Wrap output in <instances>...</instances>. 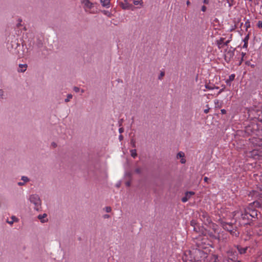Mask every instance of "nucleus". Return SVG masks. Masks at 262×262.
<instances>
[{"mask_svg":"<svg viewBox=\"0 0 262 262\" xmlns=\"http://www.w3.org/2000/svg\"><path fill=\"white\" fill-rule=\"evenodd\" d=\"M257 212L250 205L247 208L243 207L234 212V216L241 225L249 224L253 218L257 217Z\"/></svg>","mask_w":262,"mask_h":262,"instance_id":"1","label":"nucleus"},{"mask_svg":"<svg viewBox=\"0 0 262 262\" xmlns=\"http://www.w3.org/2000/svg\"><path fill=\"white\" fill-rule=\"evenodd\" d=\"M204 239H205L202 236H199L196 239L195 243L198 248L193 251L194 254V261L200 262L208 261V254L207 253V251L203 250H206L209 244L206 242H203Z\"/></svg>","mask_w":262,"mask_h":262,"instance_id":"2","label":"nucleus"},{"mask_svg":"<svg viewBox=\"0 0 262 262\" xmlns=\"http://www.w3.org/2000/svg\"><path fill=\"white\" fill-rule=\"evenodd\" d=\"M210 226L212 227L211 230H206L205 232L204 236H201L205 239L202 241L203 242H206L207 243V240L206 237H209L211 239L217 240L219 242H224L225 239L226 238V236H224V234L219 233L218 230L216 229L217 226L214 224H210Z\"/></svg>","mask_w":262,"mask_h":262,"instance_id":"3","label":"nucleus"},{"mask_svg":"<svg viewBox=\"0 0 262 262\" xmlns=\"http://www.w3.org/2000/svg\"><path fill=\"white\" fill-rule=\"evenodd\" d=\"M30 202L34 205V209L37 211L41 208V201L38 194H33L29 195L28 198Z\"/></svg>","mask_w":262,"mask_h":262,"instance_id":"4","label":"nucleus"},{"mask_svg":"<svg viewBox=\"0 0 262 262\" xmlns=\"http://www.w3.org/2000/svg\"><path fill=\"white\" fill-rule=\"evenodd\" d=\"M221 224L223 228L229 231L233 236H237L239 235V232L236 231L234 228V226L232 224L228 223L223 221L221 222Z\"/></svg>","mask_w":262,"mask_h":262,"instance_id":"5","label":"nucleus"},{"mask_svg":"<svg viewBox=\"0 0 262 262\" xmlns=\"http://www.w3.org/2000/svg\"><path fill=\"white\" fill-rule=\"evenodd\" d=\"M226 261L227 262H239V261L237 259L236 252L233 251L232 250L228 251Z\"/></svg>","mask_w":262,"mask_h":262,"instance_id":"6","label":"nucleus"},{"mask_svg":"<svg viewBox=\"0 0 262 262\" xmlns=\"http://www.w3.org/2000/svg\"><path fill=\"white\" fill-rule=\"evenodd\" d=\"M199 217L200 219L205 224H211V221L209 216L208 213L205 211H201L200 213Z\"/></svg>","mask_w":262,"mask_h":262,"instance_id":"7","label":"nucleus"},{"mask_svg":"<svg viewBox=\"0 0 262 262\" xmlns=\"http://www.w3.org/2000/svg\"><path fill=\"white\" fill-rule=\"evenodd\" d=\"M234 55V49L232 48H230V49L228 51H226L225 52V58L226 60H230L231 58H233Z\"/></svg>","mask_w":262,"mask_h":262,"instance_id":"8","label":"nucleus"},{"mask_svg":"<svg viewBox=\"0 0 262 262\" xmlns=\"http://www.w3.org/2000/svg\"><path fill=\"white\" fill-rule=\"evenodd\" d=\"M23 48V47L20 46L19 45L17 44V46H16L17 52H15V54H16L17 55L18 57H19V58L23 57L24 56V53L22 50Z\"/></svg>","mask_w":262,"mask_h":262,"instance_id":"9","label":"nucleus"},{"mask_svg":"<svg viewBox=\"0 0 262 262\" xmlns=\"http://www.w3.org/2000/svg\"><path fill=\"white\" fill-rule=\"evenodd\" d=\"M194 194L193 191H187L185 193V196L182 198V201L184 203L186 202Z\"/></svg>","mask_w":262,"mask_h":262,"instance_id":"10","label":"nucleus"},{"mask_svg":"<svg viewBox=\"0 0 262 262\" xmlns=\"http://www.w3.org/2000/svg\"><path fill=\"white\" fill-rule=\"evenodd\" d=\"M207 259H208L207 261L216 262L218 259V257L216 255L211 254H208V257Z\"/></svg>","mask_w":262,"mask_h":262,"instance_id":"11","label":"nucleus"},{"mask_svg":"<svg viewBox=\"0 0 262 262\" xmlns=\"http://www.w3.org/2000/svg\"><path fill=\"white\" fill-rule=\"evenodd\" d=\"M47 214L46 213H43L42 214L38 215L37 217L42 223H45L48 221V220L47 219Z\"/></svg>","mask_w":262,"mask_h":262,"instance_id":"12","label":"nucleus"},{"mask_svg":"<svg viewBox=\"0 0 262 262\" xmlns=\"http://www.w3.org/2000/svg\"><path fill=\"white\" fill-rule=\"evenodd\" d=\"M216 44L219 49L223 48L225 45V38L223 37L220 38V39L216 41Z\"/></svg>","mask_w":262,"mask_h":262,"instance_id":"13","label":"nucleus"},{"mask_svg":"<svg viewBox=\"0 0 262 262\" xmlns=\"http://www.w3.org/2000/svg\"><path fill=\"white\" fill-rule=\"evenodd\" d=\"M82 3L84 6L89 8L91 9L93 7V4L92 3L90 0H82Z\"/></svg>","mask_w":262,"mask_h":262,"instance_id":"14","label":"nucleus"},{"mask_svg":"<svg viewBox=\"0 0 262 262\" xmlns=\"http://www.w3.org/2000/svg\"><path fill=\"white\" fill-rule=\"evenodd\" d=\"M123 1H124V3L121 4V7H122V9H124V10L129 9L131 7V5L128 4L127 0H123Z\"/></svg>","mask_w":262,"mask_h":262,"instance_id":"15","label":"nucleus"},{"mask_svg":"<svg viewBox=\"0 0 262 262\" xmlns=\"http://www.w3.org/2000/svg\"><path fill=\"white\" fill-rule=\"evenodd\" d=\"M27 66L26 64H19V68L18 69V72H24L27 70Z\"/></svg>","mask_w":262,"mask_h":262,"instance_id":"16","label":"nucleus"},{"mask_svg":"<svg viewBox=\"0 0 262 262\" xmlns=\"http://www.w3.org/2000/svg\"><path fill=\"white\" fill-rule=\"evenodd\" d=\"M102 6L104 7L109 8L110 6V0H100Z\"/></svg>","mask_w":262,"mask_h":262,"instance_id":"17","label":"nucleus"},{"mask_svg":"<svg viewBox=\"0 0 262 262\" xmlns=\"http://www.w3.org/2000/svg\"><path fill=\"white\" fill-rule=\"evenodd\" d=\"M18 221V219L15 216H12L11 217V220L9 221H7V223L10 225H12L14 222H17Z\"/></svg>","mask_w":262,"mask_h":262,"instance_id":"18","label":"nucleus"},{"mask_svg":"<svg viewBox=\"0 0 262 262\" xmlns=\"http://www.w3.org/2000/svg\"><path fill=\"white\" fill-rule=\"evenodd\" d=\"M235 78V75L231 74L229 76V79L226 80V83L227 84L230 85L231 81H233Z\"/></svg>","mask_w":262,"mask_h":262,"instance_id":"19","label":"nucleus"},{"mask_svg":"<svg viewBox=\"0 0 262 262\" xmlns=\"http://www.w3.org/2000/svg\"><path fill=\"white\" fill-rule=\"evenodd\" d=\"M237 249L240 254H244L246 252V250L248 249V247H244V248H242V247L238 246L237 247Z\"/></svg>","mask_w":262,"mask_h":262,"instance_id":"20","label":"nucleus"},{"mask_svg":"<svg viewBox=\"0 0 262 262\" xmlns=\"http://www.w3.org/2000/svg\"><path fill=\"white\" fill-rule=\"evenodd\" d=\"M255 176V179L256 181H259L260 182L262 183V171L260 172V174H254Z\"/></svg>","mask_w":262,"mask_h":262,"instance_id":"21","label":"nucleus"},{"mask_svg":"<svg viewBox=\"0 0 262 262\" xmlns=\"http://www.w3.org/2000/svg\"><path fill=\"white\" fill-rule=\"evenodd\" d=\"M133 3L135 5H140V6H142L143 4V2L142 0L137 1V0H133Z\"/></svg>","mask_w":262,"mask_h":262,"instance_id":"22","label":"nucleus"},{"mask_svg":"<svg viewBox=\"0 0 262 262\" xmlns=\"http://www.w3.org/2000/svg\"><path fill=\"white\" fill-rule=\"evenodd\" d=\"M130 155L134 158H136L137 156L136 150V149H132L130 151Z\"/></svg>","mask_w":262,"mask_h":262,"instance_id":"23","label":"nucleus"},{"mask_svg":"<svg viewBox=\"0 0 262 262\" xmlns=\"http://www.w3.org/2000/svg\"><path fill=\"white\" fill-rule=\"evenodd\" d=\"M185 155L184 153L182 151H180L178 153L177 155V158H184Z\"/></svg>","mask_w":262,"mask_h":262,"instance_id":"24","label":"nucleus"},{"mask_svg":"<svg viewBox=\"0 0 262 262\" xmlns=\"http://www.w3.org/2000/svg\"><path fill=\"white\" fill-rule=\"evenodd\" d=\"M72 97H73V96L72 94H68L67 95V98L66 99H65V100H64V101L66 102H69L70 101V100L72 98Z\"/></svg>","mask_w":262,"mask_h":262,"instance_id":"25","label":"nucleus"},{"mask_svg":"<svg viewBox=\"0 0 262 262\" xmlns=\"http://www.w3.org/2000/svg\"><path fill=\"white\" fill-rule=\"evenodd\" d=\"M21 180L23 181V182H24L25 183L28 182L29 181V178L26 176L21 177Z\"/></svg>","mask_w":262,"mask_h":262,"instance_id":"26","label":"nucleus"},{"mask_svg":"<svg viewBox=\"0 0 262 262\" xmlns=\"http://www.w3.org/2000/svg\"><path fill=\"white\" fill-rule=\"evenodd\" d=\"M249 39V35L247 34L244 38L243 41L244 42H247L248 43V40Z\"/></svg>","mask_w":262,"mask_h":262,"instance_id":"27","label":"nucleus"},{"mask_svg":"<svg viewBox=\"0 0 262 262\" xmlns=\"http://www.w3.org/2000/svg\"><path fill=\"white\" fill-rule=\"evenodd\" d=\"M229 4V6L231 7L233 5V0H226Z\"/></svg>","mask_w":262,"mask_h":262,"instance_id":"28","label":"nucleus"},{"mask_svg":"<svg viewBox=\"0 0 262 262\" xmlns=\"http://www.w3.org/2000/svg\"><path fill=\"white\" fill-rule=\"evenodd\" d=\"M164 72H161L160 74L159 77V79H161L164 76Z\"/></svg>","mask_w":262,"mask_h":262,"instance_id":"29","label":"nucleus"},{"mask_svg":"<svg viewBox=\"0 0 262 262\" xmlns=\"http://www.w3.org/2000/svg\"><path fill=\"white\" fill-rule=\"evenodd\" d=\"M257 27L259 28H262V21H259L258 22Z\"/></svg>","mask_w":262,"mask_h":262,"instance_id":"30","label":"nucleus"},{"mask_svg":"<svg viewBox=\"0 0 262 262\" xmlns=\"http://www.w3.org/2000/svg\"><path fill=\"white\" fill-rule=\"evenodd\" d=\"M4 96V91L3 90L0 89V99L3 98Z\"/></svg>","mask_w":262,"mask_h":262,"instance_id":"31","label":"nucleus"},{"mask_svg":"<svg viewBox=\"0 0 262 262\" xmlns=\"http://www.w3.org/2000/svg\"><path fill=\"white\" fill-rule=\"evenodd\" d=\"M111 208L110 207H106L105 211L106 212H110L111 211Z\"/></svg>","mask_w":262,"mask_h":262,"instance_id":"32","label":"nucleus"},{"mask_svg":"<svg viewBox=\"0 0 262 262\" xmlns=\"http://www.w3.org/2000/svg\"><path fill=\"white\" fill-rule=\"evenodd\" d=\"M135 172L137 173H141V169L140 168H137L135 169Z\"/></svg>","mask_w":262,"mask_h":262,"instance_id":"33","label":"nucleus"},{"mask_svg":"<svg viewBox=\"0 0 262 262\" xmlns=\"http://www.w3.org/2000/svg\"><path fill=\"white\" fill-rule=\"evenodd\" d=\"M80 90V89L78 87H74V91L75 92H78Z\"/></svg>","mask_w":262,"mask_h":262,"instance_id":"34","label":"nucleus"},{"mask_svg":"<svg viewBox=\"0 0 262 262\" xmlns=\"http://www.w3.org/2000/svg\"><path fill=\"white\" fill-rule=\"evenodd\" d=\"M231 41L230 38L228 39V40L225 41V45L227 46Z\"/></svg>","mask_w":262,"mask_h":262,"instance_id":"35","label":"nucleus"},{"mask_svg":"<svg viewBox=\"0 0 262 262\" xmlns=\"http://www.w3.org/2000/svg\"><path fill=\"white\" fill-rule=\"evenodd\" d=\"M201 10L205 12L206 10V7L205 6H203L201 8Z\"/></svg>","mask_w":262,"mask_h":262,"instance_id":"36","label":"nucleus"},{"mask_svg":"<svg viewBox=\"0 0 262 262\" xmlns=\"http://www.w3.org/2000/svg\"><path fill=\"white\" fill-rule=\"evenodd\" d=\"M51 146H52L53 147L55 148V147H56L57 146V144H56L55 142H52V143H51Z\"/></svg>","mask_w":262,"mask_h":262,"instance_id":"37","label":"nucleus"},{"mask_svg":"<svg viewBox=\"0 0 262 262\" xmlns=\"http://www.w3.org/2000/svg\"><path fill=\"white\" fill-rule=\"evenodd\" d=\"M181 163H182V164H184V163H185V162H186V160H185V159L184 158H181Z\"/></svg>","mask_w":262,"mask_h":262,"instance_id":"38","label":"nucleus"},{"mask_svg":"<svg viewBox=\"0 0 262 262\" xmlns=\"http://www.w3.org/2000/svg\"><path fill=\"white\" fill-rule=\"evenodd\" d=\"M248 43H247V42H244V45H243V48H247V47H248Z\"/></svg>","mask_w":262,"mask_h":262,"instance_id":"39","label":"nucleus"},{"mask_svg":"<svg viewBox=\"0 0 262 262\" xmlns=\"http://www.w3.org/2000/svg\"><path fill=\"white\" fill-rule=\"evenodd\" d=\"M17 184L19 186H23L25 184V183L24 182H18Z\"/></svg>","mask_w":262,"mask_h":262,"instance_id":"40","label":"nucleus"},{"mask_svg":"<svg viewBox=\"0 0 262 262\" xmlns=\"http://www.w3.org/2000/svg\"><path fill=\"white\" fill-rule=\"evenodd\" d=\"M258 235H262V229H259V232H257Z\"/></svg>","mask_w":262,"mask_h":262,"instance_id":"41","label":"nucleus"},{"mask_svg":"<svg viewBox=\"0 0 262 262\" xmlns=\"http://www.w3.org/2000/svg\"><path fill=\"white\" fill-rule=\"evenodd\" d=\"M209 108L204 110V112L205 114H207L209 112Z\"/></svg>","mask_w":262,"mask_h":262,"instance_id":"42","label":"nucleus"},{"mask_svg":"<svg viewBox=\"0 0 262 262\" xmlns=\"http://www.w3.org/2000/svg\"><path fill=\"white\" fill-rule=\"evenodd\" d=\"M221 113H222V114H224L226 113V111L225 110L222 109V110H221Z\"/></svg>","mask_w":262,"mask_h":262,"instance_id":"43","label":"nucleus"},{"mask_svg":"<svg viewBox=\"0 0 262 262\" xmlns=\"http://www.w3.org/2000/svg\"><path fill=\"white\" fill-rule=\"evenodd\" d=\"M123 131V129L122 128H120L119 129V132L120 133H122Z\"/></svg>","mask_w":262,"mask_h":262,"instance_id":"44","label":"nucleus"},{"mask_svg":"<svg viewBox=\"0 0 262 262\" xmlns=\"http://www.w3.org/2000/svg\"><path fill=\"white\" fill-rule=\"evenodd\" d=\"M208 180V178L207 177H205L204 178V181L205 182H207Z\"/></svg>","mask_w":262,"mask_h":262,"instance_id":"45","label":"nucleus"},{"mask_svg":"<svg viewBox=\"0 0 262 262\" xmlns=\"http://www.w3.org/2000/svg\"><path fill=\"white\" fill-rule=\"evenodd\" d=\"M119 140L121 141L123 139V136L122 135H120L119 137Z\"/></svg>","mask_w":262,"mask_h":262,"instance_id":"46","label":"nucleus"},{"mask_svg":"<svg viewBox=\"0 0 262 262\" xmlns=\"http://www.w3.org/2000/svg\"><path fill=\"white\" fill-rule=\"evenodd\" d=\"M130 182H127L126 183V185L127 186H130Z\"/></svg>","mask_w":262,"mask_h":262,"instance_id":"47","label":"nucleus"},{"mask_svg":"<svg viewBox=\"0 0 262 262\" xmlns=\"http://www.w3.org/2000/svg\"><path fill=\"white\" fill-rule=\"evenodd\" d=\"M204 3L208 4V0H204Z\"/></svg>","mask_w":262,"mask_h":262,"instance_id":"48","label":"nucleus"},{"mask_svg":"<svg viewBox=\"0 0 262 262\" xmlns=\"http://www.w3.org/2000/svg\"><path fill=\"white\" fill-rule=\"evenodd\" d=\"M259 160L261 161V162L262 163V155L259 156Z\"/></svg>","mask_w":262,"mask_h":262,"instance_id":"49","label":"nucleus"},{"mask_svg":"<svg viewBox=\"0 0 262 262\" xmlns=\"http://www.w3.org/2000/svg\"><path fill=\"white\" fill-rule=\"evenodd\" d=\"M186 4H187V5H189L190 4V2L189 1H187L186 2Z\"/></svg>","mask_w":262,"mask_h":262,"instance_id":"50","label":"nucleus"},{"mask_svg":"<svg viewBox=\"0 0 262 262\" xmlns=\"http://www.w3.org/2000/svg\"><path fill=\"white\" fill-rule=\"evenodd\" d=\"M104 14H107V13H108V14H110V13H109L108 11H104Z\"/></svg>","mask_w":262,"mask_h":262,"instance_id":"51","label":"nucleus"},{"mask_svg":"<svg viewBox=\"0 0 262 262\" xmlns=\"http://www.w3.org/2000/svg\"><path fill=\"white\" fill-rule=\"evenodd\" d=\"M223 91V89H221L220 90V91L219 92V94H220L221 93H222V92Z\"/></svg>","mask_w":262,"mask_h":262,"instance_id":"52","label":"nucleus"},{"mask_svg":"<svg viewBox=\"0 0 262 262\" xmlns=\"http://www.w3.org/2000/svg\"><path fill=\"white\" fill-rule=\"evenodd\" d=\"M206 88H207V89H210V90H211V89H212V88L209 87V86H206Z\"/></svg>","mask_w":262,"mask_h":262,"instance_id":"53","label":"nucleus"},{"mask_svg":"<svg viewBox=\"0 0 262 262\" xmlns=\"http://www.w3.org/2000/svg\"><path fill=\"white\" fill-rule=\"evenodd\" d=\"M109 217V215H105L104 216V217H105V218H107V217Z\"/></svg>","mask_w":262,"mask_h":262,"instance_id":"54","label":"nucleus"},{"mask_svg":"<svg viewBox=\"0 0 262 262\" xmlns=\"http://www.w3.org/2000/svg\"><path fill=\"white\" fill-rule=\"evenodd\" d=\"M248 26H250V24L247 25L246 27H248Z\"/></svg>","mask_w":262,"mask_h":262,"instance_id":"55","label":"nucleus"},{"mask_svg":"<svg viewBox=\"0 0 262 262\" xmlns=\"http://www.w3.org/2000/svg\"><path fill=\"white\" fill-rule=\"evenodd\" d=\"M248 26H250V24L247 25L246 27H248Z\"/></svg>","mask_w":262,"mask_h":262,"instance_id":"56","label":"nucleus"},{"mask_svg":"<svg viewBox=\"0 0 262 262\" xmlns=\"http://www.w3.org/2000/svg\"><path fill=\"white\" fill-rule=\"evenodd\" d=\"M248 26H250V24L247 25L246 27H248Z\"/></svg>","mask_w":262,"mask_h":262,"instance_id":"57","label":"nucleus"},{"mask_svg":"<svg viewBox=\"0 0 262 262\" xmlns=\"http://www.w3.org/2000/svg\"><path fill=\"white\" fill-rule=\"evenodd\" d=\"M84 91L83 90H81V92L83 93Z\"/></svg>","mask_w":262,"mask_h":262,"instance_id":"58","label":"nucleus"},{"mask_svg":"<svg viewBox=\"0 0 262 262\" xmlns=\"http://www.w3.org/2000/svg\"><path fill=\"white\" fill-rule=\"evenodd\" d=\"M183 260L186 259L185 258H184V257H183Z\"/></svg>","mask_w":262,"mask_h":262,"instance_id":"59","label":"nucleus"}]
</instances>
